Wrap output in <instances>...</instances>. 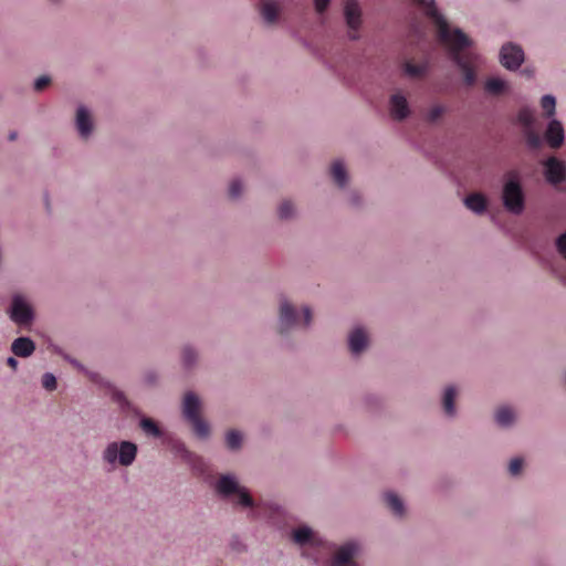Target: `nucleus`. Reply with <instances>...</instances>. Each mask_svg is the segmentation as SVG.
I'll list each match as a JSON object with an SVG mask.
<instances>
[{"mask_svg":"<svg viewBox=\"0 0 566 566\" xmlns=\"http://www.w3.org/2000/svg\"><path fill=\"white\" fill-rule=\"evenodd\" d=\"M420 6L424 13L433 21L438 29L440 42L447 45L453 61L463 73L464 83L472 86L476 81L474 64L476 56L472 53H464L463 50L471 45L470 38L460 29L451 30L444 17L437 10L434 0H412Z\"/></svg>","mask_w":566,"mask_h":566,"instance_id":"obj_1","label":"nucleus"},{"mask_svg":"<svg viewBox=\"0 0 566 566\" xmlns=\"http://www.w3.org/2000/svg\"><path fill=\"white\" fill-rule=\"evenodd\" d=\"M200 400L193 392H187L184 398L182 413L191 423L193 432L199 438H207L210 432L209 424L200 416Z\"/></svg>","mask_w":566,"mask_h":566,"instance_id":"obj_2","label":"nucleus"},{"mask_svg":"<svg viewBox=\"0 0 566 566\" xmlns=\"http://www.w3.org/2000/svg\"><path fill=\"white\" fill-rule=\"evenodd\" d=\"M507 177L502 193L503 205L507 211L520 214L525 207L524 192L515 172H510Z\"/></svg>","mask_w":566,"mask_h":566,"instance_id":"obj_3","label":"nucleus"},{"mask_svg":"<svg viewBox=\"0 0 566 566\" xmlns=\"http://www.w3.org/2000/svg\"><path fill=\"white\" fill-rule=\"evenodd\" d=\"M136 454L137 447L135 443L129 441H123L119 444L112 442L104 450L103 459L112 465L118 462L123 467H128L134 462Z\"/></svg>","mask_w":566,"mask_h":566,"instance_id":"obj_4","label":"nucleus"},{"mask_svg":"<svg viewBox=\"0 0 566 566\" xmlns=\"http://www.w3.org/2000/svg\"><path fill=\"white\" fill-rule=\"evenodd\" d=\"M217 492L223 497H237V503L244 506H253V499L244 488H241L231 475H221L216 484Z\"/></svg>","mask_w":566,"mask_h":566,"instance_id":"obj_5","label":"nucleus"},{"mask_svg":"<svg viewBox=\"0 0 566 566\" xmlns=\"http://www.w3.org/2000/svg\"><path fill=\"white\" fill-rule=\"evenodd\" d=\"M303 316L304 319L300 321L296 310L289 302L283 301L280 306L279 333L285 334L296 326H308L312 321V312L308 307H303Z\"/></svg>","mask_w":566,"mask_h":566,"instance_id":"obj_6","label":"nucleus"},{"mask_svg":"<svg viewBox=\"0 0 566 566\" xmlns=\"http://www.w3.org/2000/svg\"><path fill=\"white\" fill-rule=\"evenodd\" d=\"M518 123L524 127V136L528 147L537 149L542 146V137L534 129L535 117L531 109L522 108L517 114Z\"/></svg>","mask_w":566,"mask_h":566,"instance_id":"obj_7","label":"nucleus"},{"mask_svg":"<svg viewBox=\"0 0 566 566\" xmlns=\"http://www.w3.org/2000/svg\"><path fill=\"white\" fill-rule=\"evenodd\" d=\"M10 318L18 325H28L33 319L32 307L21 295H14L12 298Z\"/></svg>","mask_w":566,"mask_h":566,"instance_id":"obj_8","label":"nucleus"},{"mask_svg":"<svg viewBox=\"0 0 566 566\" xmlns=\"http://www.w3.org/2000/svg\"><path fill=\"white\" fill-rule=\"evenodd\" d=\"M500 60L507 70H516L524 61V52L518 45L507 43L501 49Z\"/></svg>","mask_w":566,"mask_h":566,"instance_id":"obj_9","label":"nucleus"},{"mask_svg":"<svg viewBox=\"0 0 566 566\" xmlns=\"http://www.w3.org/2000/svg\"><path fill=\"white\" fill-rule=\"evenodd\" d=\"M359 546L355 542H348L342 545L331 559V566H356L355 555Z\"/></svg>","mask_w":566,"mask_h":566,"instance_id":"obj_10","label":"nucleus"},{"mask_svg":"<svg viewBox=\"0 0 566 566\" xmlns=\"http://www.w3.org/2000/svg\"><path fill=\"white\" fill-rule=\"evenodd\" d=\"M544 136L552 148H559L563 145L565 137L562 123L556 119L551 120Z\"/></svg>","mask_w":566,"mask_h":566,"instance_id":"obj_11","label":"nucleus"},{"mask_svg":"<svg viewBox=\"0 0 566 566\" xmlns=\"http://www.w3.org/2000/svg\"><path fill=\"white\" fill-rule=\"evenodd\" d=\"M390 115L396 120H402L409 115V106L405 96L394 94L390 97Z\"/></svg>","mask_w":566,"mask_h":566,"instance_id":"obj_12","label":"nucleus"},{"mask_svg":"<svg viewBox=\"0 0 566 566\" xmlns=\"http://www.w3.org/2000/svg\"><path fill=\"white\" fill-rule=\"evenodd\" d=\"M546 179L551 184H559L565 179V166L562 161L558 159L552 157L549 158L546 164Z\"/></svg>","mask_w":566,"mask_h":566,"instance_id":"obj_13","label":"nucleus"},{"mask_svg":"<svg viewBox=\"0 0 566 566\" xmlns=\"http://www.w3.org/2000/svg\"><path fill=\"white\" fill-rule=\"evenodd\" d=\"M344 13L348 27L353 30H357L360 25V10L357 1L346 0Z\"/></svg>","mask_w":566,"mask_h":566,"instance_id":"obj_14","label":"nucleus"},{"mask_svg":"<svg viewBox=\"0 0 566 566\" xmlns=\"http://www.w3.org/2000/svg\"><path fill=\"white\" fill-rule=\"evenodd\" d=\"M349 349L353 354H360L367 346L368 338L363 328H355L348 338Z\"/></svg>","mask_w":566,"mask_h":566,"instance_id":"obj_15","label":"nucleus"},{"mask_svg":"<svg viewBox=\"0 0 566 566\" xmlns=\"http://www.w3.org/2000/svg\"><path fill=\"white\" fill-rule=\"evenodd\" d=\"M34 349V343L28 337H19L11 345V350L19 357H29L33 354Z\"/></svg>","mask_w":566,"mask_h":566,"instance_id":"obj_16","label":"nucleus"},{"mask_svg":"<svg viewBox=\"0 0 566 566\" xmlns=\"http://www.w3.org/2000/svg\"><path fill=\"white\" fill-rule=\"evenodd\" d=\"M76 127L78 129L80 135L83 138H87L92 132V120L87 109L83 106L78 107L76 114Z\"/></svg>","mask_w":566,"mask_h":566,"instance_id":"obj_17","label":"nucleus"},{"mask_svg":"<svg viewBox=\"0 0 566 566\" xmlns=\"http://www.w3.org/2000/svg\"><path fill=\"white\" fill-rule=\"evenodd\" d=\"M293 542L298 545L314 544L315 536L312 530L307 526H302L293 531Z\"/></svg>","mask_w":566,"mask_h":566,"instance_id":"obj_18","label":"nucleus"},{"mask_svg":"<svg viewBox=\"0 0 566 566\" xmlns=\"http://www.w3.org/2000/svg\"><path fill=\"white\" fill-rule=\"evenodd\" d=\"M464 203L468 209L475 213H482L486 209V199L480 193H472L468 196L464 200Z\"/></svg>","mask_w":566,"mask_h":566,"instance_id":"obj_19","label":"nucleus"},{"mask_svg":"<svg viewBox=\"0 0 566 566\" xmlns=\"http://www.w3.org/2000/svg\"><path fill=\"white\" fill-rule=\"evenodd\" d=\"M384 500L387 504V506L391 510V512L396 516H403L405 514V506L402 501L392 492H387L384 495Z\"/></svg>","mask_w":566,"mask_h":566,"instance_id":"obj_20","label":"nucleus"},{"mask_svg":"<svg viewBox=\"0 0 566 566\" xmlns=\"http://www.w3.org/2000/svg\"><path fill=\"white\" fill-rule=\"evenodd\" d=\"M280 13L279 6L273 1H263L261 7V14L268 23H273L277 20Z\"/></svg>","mask_w":566,"mask_h":566,"instance_id":"obj_21","label":"nucleus"},{"mask_svg":"<svg viewBox=\"0 0 566 566\" xmlns=\"http://www.w3.org/2000/svg\"><path fill=\"white\" fill-rule=\"evenodd\" d=\"M331 175L338 187H344L347 181V172L342 161L336 160L331 166Z\"/></svg>","mask_w":566,"mask_h":566,"instance_id":"obj_22","label":"nucleus"},{"mask_svg":"<svg viewBox=\"0 0 566 566\" xmlns=\"http://www.w3.org/2000/svg\"><path fill=\"white\" fill-rule=\"evenodd\" d=\"M514 412L509 407H501L495 412V420L502 427L510 426L514 421Z\"/></svg>","mask_w":566,"mask_h":566,"instance_id":"obj_23","label":"nucleus"},{"mask_svg":"<svg viewBox=\"0 0 566 566\" xmlns=\"http://www.w3.org/2000/svg\"><path fill=\"white\" fill-rule=\"evenodd\" d=\"M505 87H506V83L503 80L497 78V77L489 78L485 82V86H484L485 91L492 95L502 94L505 91Z\"/></svg>","mask_w":566,"mask_h":566,"instance_id":"obj_24","label":"nucleus"},{"mask_svg":"<svg viewBox=\"0 0 566 566\" xmlns=\"http://www.w3.org/2000/svg\"><path fill=\"white\" fill-rule=\"evenodd\" d=\"M454 398L455 389L453 387H448L443 395V409L448 416L454 415Z\"/></svg>","mask_w":566,"mask_h":566,"instance_id":"obj_25","label":"nucleus"},{"mask_svg":"<svg viewBox=\"0 0 566 566\" xmlns=\"http://www.w3.org/2000/svg\"><path fill=\"white\" fill-rule=\"evenodd\" d=\"M140 427L145 431L146 434L159 438L161 436V431L157 423L150 418H144L140 421Z\"/></svg>","mask_w":566,"mask_h":566,"instance_id":"obj_26","label":"nucleus"},{"mask_svg":"<svg viewBox=\"0 0 566 566\" xmlns=\"http://www.w3.org/2000/svg\"><path fill=\"white\" fill-rule=\"evenodd\" d=\"M541 106L546 117H552L555 114L556 101L552 95H544L541 101Z\"/></svg>","mask_w":566,"mask_h":566,"instance_id":"obj_27","label":"nucleus"},{"mask_svg":"<svg viewBox=\"0 0 566 566\" xmlns=\"http://www.w3.org/2000/svg\"><path fill=\"white\" fill-rule=\"evenodd\" d=\"M226 441L229 449L235 450L241 447L242 436L237 430H230L227 433Z\"/></svg>","mask_w":566,"mask_h":566,"instance_id":"obj_28","label":"nucleus"},{"mask_svg":"<svg viewBox=\"0 0 566 566\" xmlns=\"http://www.w3.org/2000/svg\"><path fill=\"white\" fill-rule=\"evenodd\" d=\"M424 71H426V67L423 65L413 64L410 62H407L405 64V73L410 76H413V77L421 76L424 73Z\"/></svg>","mask_w":566,"mask_h":566,"instance_id":"obj_29","label":"nucleus"},{"mask_svg":"<svg viewBox=\"0 0 566 566\" xmlns=\"http://www.w3.org/2000/svg\"><path fill=\"white\" fill-rule=\"evenodd\" d=\"M294 213V207L291 201H283L279 207V217L281 219H289Z\"/></svg>","mask_w":566,"mask_h":566,"instance_id":"obj_30","label":"nucleus"},{"mask_svg":"<svg viewBox=\"0 0 566 566\" xmlns=\"http://www.w3.org/2000/svg\"><path fill=\"white\" fill-rule=\"evenodd\" d=\"M56 378L53 374L51 373H46L43 375L42 377V386L49 390V391H53L56 389Z\"/></svg>","mask_w":566,"mask_h":566,"instance_id":"obj_31","label":"nucleus"},{"mask_svg":"<svg viewBox=\"0 0 566 566\" xmlns=\"http://www.w3.org/2000/svg\"><path fill=\"white\" fill-rule=\"evenodd\" d=\"M444 113V107L441 105H436L431 107L427 113V119L431 123L438 120L442 114Z\"/></svg>","mask_w":566,"mask_h":566,"instance_id":"obj_32","label":"nucleus"},{"mask_svg":"<svg viewBox=\"0 0 566 566\" xmlns=\"http://www.w3.org/2000/svg\"><path fill=\"white\" fill-rule=\"evenodd\" d=\"M241 191H242V185H241L240 180H237V179L232 180L229 186V196L232 199H235L241 195Z\"/></svg>","mask_w":566,"mask_h":566,"instance_id":"obj_33","label":"nucleus"},{"mask_svg":"<svg viewBox=\"0 0 566 566\" xmlns=\"http://www.w3.org/2000/svg\"><path fill=\"white\" fill-rule=\"evenodd\" d=\"M523 467V460L521 458H515L511 460L509 465V471L512 475H517Z\"/></svg>","mask_w":566,"mask_h":566,"instance_id":"obj_34","label":"nucleus"},{"mask_svg":"<svg viewBox=\"0 0 566 566\" xmlns=\"http://www.w3.org/2000/svg\"><path fill=\"white\" fill-rule=\"evenodd\" d=\"M196 359V353L190 347L182 350V360L186 366H190Z\"/></svg>","mask_w":566,"mask_h":566,"instance_id":"obj_35","label":"nucleus"},{"mask_svg":"<svg viewBox=\"0 0 566 566\" xmlns=\"http://www.w3.org/2000/svg\"><path fill=\"white\" fill-rule=\"evenodd\" d=\"M556 247L558 252L566 259V232L557 238Z\"/></svg>","mask_w":566,"mask_h":566,"instance_id":"obj_36","label":"nucleus"},{"mask_svg":"<svg viewBox=\"0 0 566 566\" xmlns=\"http://www.w3.org/2000/svg\"><path fill=\"white\" fill-rule=\"evenodd\" d=\"M50 83H51V78L49 76H45V75L40 76L34 83V88H35V91H42L45 87H48Z\"/></svg>","mask_w":566,"mask_h":566,"instance_id":"obj_37","label":"nucleus"},{"mask_svg":"<svg viewBox=\"0 0 566 566\" xmlns=\"http://www.w3.org/2000/svg\"><path fill=\"white\" fill-rule=\"evenodd\" d=\"M331 0H314L315 10L318 13H324L329 4Z\"/></svg>","mask_w":566,"mask_h":566,"instance_id":"obj_38","label":"nucleus"},{"mask_svg":"<svg viewBox=\"0 0 566 566\" xmlns=\"http://www.w3.org/2000/svg\"><path fill=\"white\" fill-rule=\"evenodd\" d=\"M8 366H10L12 369H17L18 367V360L14 357H9L7 359Z\"/></svg>","mask_w":566,"mask_h":566,"instance_id":"obj_39","label":"nucleus"},{"mask_svg":"<svg viewBox=\"0 0 566 566\" xmlns=\"http://www.w3.org/2000/svg\"><path fill=\"white\" fill-rule=\"evenodd\" d=\"M17 138V134L15 133H11L10 136H9V139L10 140H14Z\"/></svg>","mask_w":566,"mask_h":566,"instance_id":"obj_40","label":"nucleus"}]
</instances>
